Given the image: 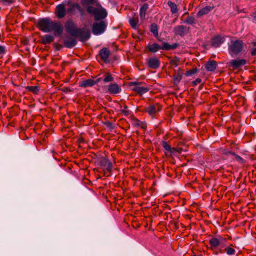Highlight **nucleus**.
<instances>
[{
	"mask_svg": "<svg viewBox=\"0 0 256 256\" xmlns=\"http://www.w3.org/2000/svg\"><path fill=\"white\" fill-rule=\"evenodd\" d=\"M38 26L40 30L43 32H54L55 36H60L63 32V26L60 22L52 21L49 18L39 20Z\"/></svg>",
	"mask_w": 256,
	"mask_h": 256,
	"instance_id": "obj_1",
	"label": "nucleus"
},
{
	"mask_svg": "<svg viewBox=\"0 0 256 256\" xmlns=\"http://www.w3.org/2000/svg\"><path fill=\"white\" fill-rule=\"evenodd\" d=\"M224 250L226 254L228 255L234 254L235 252V250L232 248L228 247L225 248Z\"/></svg>",
	"mask_w": 256,
	"mask_h": 256,
	"instance_id": "obj_33",
	"label": "nucleus"
},
{
	"mask_svg": "<svg viewBox=\"0 0 256 256\" xmlns=\"http://www.w3.org/2000/svg\"><path fill=\"white\" fill-rule=\"evenodd\" d=\"M236 159L238 160H242V158L240 156H236Z\"/></svg>",
	"mask_w": 256,
	"mask_h": 256,
	"instance_id": "obj_47",
	"label": "nucleus"
},
{
	"mask_svg": "<svg viewBox=\"0 0 256 256\" xmlns=\"http://www.w3.org/2000/svg\"><path fill=\"white\" fill-rule=\"evenodd\" d=\"M148 8V5L147 4H144L141 6L140 11V15L141 18L144 17L146 12Z\"/></svg>",
	"mask_w": 256,
	"mask_h": 256,
	"instance_id": "obj_23",
	"label": "nucleus"
},
{
	"mask_svg": "<svg viewBox=\"0 0 256 256\" xmlns=\"http://www.w3.org/2000/svg\"><path fill=\"white\" fill-rule=\"evenodd\" d=\"M231 66L234 69L238 68L246 64V60L244 59L232 60L230 62Z\"/></svg>",
	"mask_w": 256,
	"mask_h": 256,
	"instance_id": "obj_14",
	"label": "nucleus"
},
{
	"mask_svg": "<svg viewBox=\"0 0 256 256\" xmlns=\"http://www.w3.org/2000/svg\"><path fill=\"white\" fill-rule=\"evenodd\" d=\"M96 0H82V4L84 6L94 4Z\"/></svg>",
	"mask_w": 256,
	"mask_h": 256,
	"instance_id": "obj_29",
	"label": "nucleus"
},
{
	"mask_svg": "<svg viewBox=\"0 0 256 256\" xmlns=\"http://www.w3.org/2000/svg\"><path fill=\"white\" fill-rule=\"evenodd\" d=\"M73 7L78 8H80L79 5L78 4H74L72 5Z\"/></svg>",
	"mask_w": 256,
	"mask_h": 256,
	"instance_id": "obj_46",
	"label": "nucleus"
},
{
	"mask_svg": "<svg viewBox=\"0 0 256 256\" xmlns=\"http://www.w3.org/2000/svg\"><path fill=\"white\" fill-rule=\"evenodd\" d=\"M162 110V106L158 104L149 106L146 108V111L150 115L153 116Z\"/></svg>",
	"mask_w": 256,
	"mask_h": 256,
	"instance_id": "obj_10",
	"label": "nucleus"
},
{
	"mask_svg": "<svg viewBox=\"0 0 256 256\" xmlns=\"http://www.w3.org/2000/svg\"><path fill=\"white\" fill-rule=\"evenodd\" d=\"M150 31L154 36H158V29L156 24H151Z\"/></svg>",
	"mask_w": 256,
	"mask_h": 256,
	"instance_id": "obj_26",
	"label": "nucleus"
},
{
	"mask_svg": "<svg viewBox=\"0 0 256 256\" xmlns=\"http://www.w3.org/2000/svg\"><path fill=\"white\" fill-rule=\"evenodd\" d=\"M225 40V38L224 36H216L214 37L212 40V44L215 48L218 47L222 44Z\"/></svg>",
	"mask_w": 256,
	"mask_h": 256,
	"instance_id": "obj_12",
	"label": "nucleus"
},
{
	"mask_svg": "<svg viewBox=\"0 0 256 256\" xmlns=\"http://www.w3.org/2000/svg\"><path fill=\"white\" fill-rule=\"evenodd\" d=\"M121 88L120 86L116 83L110 84L108 86L109 93L112 94H116L120 92Z\"/></svg>",
	"mask_w": 256,
	"mask_h": 256,
	"instance_id": "obj_13",
	"label": "nucleus"
},
{
	"mask_svg": "<svg viewBox=\"0 0 256 256\" xmlns=\"http://www.w3.org/2000/svg\"><path fill=\"white\" fill-rule=\"evenodd\" d=\"M102 80V78H100L96 79V80H94V82H96V84L98 82H100Z\"/></svg>",
	"mask_w": 256,
	"mask_h": 256,
	"instance_id": "obj_45",
	"label": "nucleus"
},
{
	"mask_svg": "<svg viewBox=\"0 0 256 256\" xmlns=\"http://www.w3.org/2000/svg\"><path fill=\"white\" fill-rule=\"evenodd\" d=\"M138 22V16H134L129 19V23L133 28L136 29V28Z\"/></svg>",
	"mask_w": 256,
	"mask_h": 256,
	"instance_id": "obj_22",
	"label": "nucleus"
},
{
	"mask_svg": "<svg viewBox=\"0 0 256 256\" xmlns=\"http://www.w3.org/2000/svg\"><path fill=\"white\" fill-rule=\"evenodd\" d=\"M105 168H106V172L108 173V176H110L112 168H113L112 164V162H110V161L108 162V163L107 164V166H105Z\"/></svg>",
	"mask_w": 256,
	"mask_h": 256,
	"instance_id": "obj_28",
	"label": "nucleus"
},
{
	"mask_svg": "<svg viewBox=\"0 0 256 256\" xmlns=\"http://www.w3.org/2000/svg\"><path fill=\"white\" fill-rule=\"evenodd\" d=\"M202 82V80H201L200 78H197L194 81H193L194 85V86H196V84H200V82Z\"/></svg>",
	"mask_w": 256,
	"mask_h": 256,
	"instance_id": "obj_40",
	"label": "nucleus"
},
{
	"mask_svg": "<svg viewBox=\"0 0 256 256\" xmlns=\"http://www.w3.org/2000/svg\"><path fill=\"white\" fill-rule=\"evenodd\" d=\"M86 10L90 14L93 15L96 20L104 18L107 16L106 11L100 6H98L97 8L88 6Z\"/></svg>",
	"mask_w": 256,
	"mask_h": 256,
	"instance_id": "obj_3",
	"label": "nucleus"
},
{
	"mask_svg": "<svg viewBox=\"0 0 256 256\" xmlns=\"http://www.w3.org/2000/svg\"><path fill=\"white\" fill-rule=\"evenodd\" d=\"M195 22V19L193 16H188L184 21L185 23L190 24H192Z\"/></svg>",
	"mask_w": 256,
	"mask_h": 256,
	"instance_id": "obj_30",
	"label": "nucleus"
},
{
	"mask_svg": "<svg viewBox=\"0 0 256 256\" xmlns=\"http://www.w3.org/2000/svg\"><path fill=\"white\" fill-rule=\"evenodd\" d=\"M252 17L254 20L256 21V11L252 12Z\"/></svg>",
	"mask_w": 256,
	"mask_h": 256,
	"instance_id": "obj_42",
	"label": "nucleus"
},
{
	"mask_svg": "<svg viewBox=\"0 0 256 256\" xmlns=\"http://www.w3.org/2000/svg\"><path fill=\"white\" fill-rule=\"evenodd\" d=\"M197 72V70L196 68H192V70H190L186 72V76H190L195 73H196Z\"/></svg>",
	"mask_w": 256,
	"mask_h": 256,
	"instance_id": "obj_35",
	"label": "nucleus"
},
{
	"mask_svg": "<svg viewBox=\"0 0 256 256\" xmlns=\"http://www.w3.org/2000/svg\"><path fill=\"white\" fill-rule=\"evenodd\" d=\"M217 66V64L214 60H209L205 64V68L209 72L214 71Z\"/></svg>",
	"mask_w": 256,
	"mask_h": 256,
	"instance_id": "obj_18",
	"label": "nucleus"
},
{
	"mask_svg": "<svg viewBox=\"0 0 256 256\" xmlns=\"http://www.w3.org/2000/svg\"><path fill=\"white\" fill-rule=\"evenodd\" d=\"M252 17L254 20L256 21V11L252 12Z\"/></svg>",
	"mask_w": 256,
	"mask_h": 256,
	"instance_id": "obj_41",
	"label": "nucleus"
},
{
	"mask_svg": "<svg viewBox=\"0 0 256 256\" xmlns=\"http://www.w3.org/2000/svg\"><path fill=\"white\" fill-rule=\"evenodd\" d=\"M214 8V6H207L204 8L200 9L197 14V16L198 17L202 16L204 15L208 14Z\"/></svg>",
	"mask_w": 256,
	"mask_h": 256,
	"instance_id": "obj_17",
	"label": "nucleus"
},
{
	"mask_svg": "<svg viewBox=\"0 0 256 256\" xmlns=\"http://www.w3.org/2000/svg\"><path fill=\"white\" fill-rule=\"evenodd\" d=\"M99 54L103 61H104L106 62H108V58L110 54V52L108 48H102L100 50Z\"/></svg>",
	"mask_w": 256,
	"mask_h": 256,
	"instance_id": "obj_15",
	"label": "nucleus"
},
{
	"mask_svg": "<svg viewBox=\"0 0 256 256\" xmlns=\"http://www.w3.org/2000/svg\"><path fill=\"white\" fill-rule=\"evenodd\" d=\"M104 78L102 80L104 82H108L114 81V78L110 73H106L104 76Z\"/></svg>",
	"mask_w": 256,
	"mask_h": 256,
	"instance_id": "obj_25",
	"label": "nucleus"
},
{
	"mask_svg": "<svg viewBox=\"0 0 256 256\" xmlns=\"http://www.w3.org/2000/svg\"><path fill=\"white\" fill-rule=\"evenodd\" d=\"M76 44V41L74 39L71 40H64V44L67 48H72Z\"/></svg>",
	"mask_w": 256,
	"mask_h": 256,
	"instance_id": "obj_24",
	"label": "nucleus"
},
{
	"mask_svg": "<svg viewBox=\"0 0 256 256\" xmlns=\"http://www.w3.org/2000/svg\"><path fill=\"white\" fill-rule=\"evenodd\" d=\"M178 46V44H170L168 42H163L162 46H160L156 43L149 44L148 46V50L152 52H156L158 50H170L176 48Z\"/></svg>",
	"mask_w": 256,
	"mask_h": 256,
	"instance_id": "obj_4",
	"label": "nucleus"
},
{
	"mask_svg": "<svg viewBox=\"0 0 256 256\" xmlns=\"http://www.w3.org/2000/svg\"><path fill=\"white\" fill-rule=\"evenodd\" d=\"M124 109H122L120 110L121 112L124 115V116H128L130 114V111L127 110L128 106H124Z\"/></svg>",
	"mask_w": 256,
	"mask_h": 256,
	"instance_id": "obj_36",
	"label": "nucleus"
},
{
	"mask_svg": "<svg viewBox=\"0 0 256 256\" xmlns=\"http://www.w3.org/2000/svg\"><path fill=\"white\" fill-rule=\"evenodd\" d=\"M168 4L170 8V12L172 14H176L178 12V8L177 5L174 2L168 1Z\"/></svg>",
	"mask_w": 256,
	"mask_h": 256,
	"instance_id": "obj_21",
	"label": "nucleus"
},
{
	"mask_svg": "<svg viewBox=\"0 0 256 256\" xmlns=\"http://www.w3.org/2000/svg\"><path fill=\"white\" fill-rule=\"evenodd\" d=\"M72 10V9H68V12H70Z\"/></svg>",
	"mask_w": 256,
	"mask_h": 256,
	"instance_id": "obj_48",
	"label": "nucleus"
},
{
	"mask_svg": "<svg viewBox=\"0 0 256 256\" xmlns=\"http://www.w3.org/2000/svg\"><path fill=\"white\" fill-rule=\"evenodd\" d=\"M252 56H256V48H254L251 51Z\"/></svg>",
	"mask_w": 256,
	"mask_h": 256,
	"instance_id": "obj_43",
	"label": "nucleus"
},
{
	"mask_svg": "<svg viewBox=\"0 0 256 256\" xmlns=\"http://www.w3.org/2000/svg\"><path fill=\"white\" fill-rule=\"evenodd\" d=\"M134 124L136 126H140L142 128H144V124H143L142 122H140V121H139L138 120H136L134 122Z\"/></svg>",
	"mask_w": 256,
	"mask_h": 256,
	"instance_id": "obj_39",
	"label": "nucleus"
},
{
	"mask_svg": "<svg viewBox=\"0 0 256 256\" xmlns=\"http://www.w3.org/2000/svg\"><path fill=\"white\" fill-rule=\"evenodd\" d=\"M179 62H180L179 58L176 57L170 60V64L174 66H177L179 64Z\"/></svg>",
	"mask_w": 256,
	"mask_h": 256,
	"instance_id": "obj_31",
	"label": "nucleus"
},
{
	"mask_svg": "<svg viewBox=\"0 0 256 256\" xmlns=\"http://www.w3.org/2000/svg\"><path fill=\"white\" fill-rule=\"evenodd\" d=\"M0 2H2L4 5H10L12 4L14 2L13 0H0Z\"/></svg>",
	"mask_w": 256,
	"mask_h": 256,
	"instance_id": "obj_37",
	"label": "nucleus"
},
{
	"mask_svg": "<svg viewBox=\"0 0 256 256\" xmlns=\"http://www.w3.org/2000/svg\"><path fill=\"white\" fill-rule=\"evenodd\" d=\"M26 89L34 94H36L39 90V88L37 86H28L26 88Z\"/></svg>",
	"mask_w": 256,
	"mask_h": 256,
	"instance_id": "obj_27",
	"label": "nucleus"
},
{
	"mask_svg": "<svg viewBox=\"0 0 256 256\" xmlns=\"http://www.w3.org/2000/svg\"><path fill=\"white\" fill-rule=\"evenodd\" d=\"M110 160L106 158H103L100 160V165L102 166H107V164L108 163Z\"/></svg>",
	"mask_w": 256,
	"mask_h": 256,
	"instance_id": "obj_34",
	"label": "nucleus"
},
{
	"mask_svg": "<svg viewBox=\"0 0 256 256\" xmlns=\"http://www.w3.org/2000/svg\"><path fill=\"white\" fill-rule=\"evenodd\" d=\"M42 43L44 44H48L51 43L54 40V36L50 34H46L42 37Z\"/></svg>",
	"mask_w": 256,
	"mask_h": 256,
	"instance_id": "obj_20",
	"label": "nucleus"
},
{
	"mask_svg": "<svg viewBox=\"0 0 256 256\" xmlns=\"http://www.w3.org/2000/svg\"><path fill=\"white\" fill-rule=\"evenodd\" d=\"M244 44L242 40H231L228 46V51L230 55H237L243 49Z\"/></svg>",
	"mask_w": 256,
	"mask_h": 256,
	"instance_id": "obj_5",
	"label": "nucleus"
},
{
	"mask_svg": "<svg viewBox=\"0 0 256 256\" xmlns=\"http://www.w3.org/2000/svg\"><path fill=\"white\" fill-rule=\"evenodd\" d=\"M254 45L256 46V42H254Z\"/></svg>",
	"mask_w": 256,
	"mask_h": 256,
	"instance_id": "obj_49",
	"label": "nucleus"
},
{
	"mask_svg": "<svg viewBox=\"0 0 256 256\" xmlns=\"http://www.w3.org/2000/svg\"><path fill=\"white\" fill-rule=\"evenodd\" d=\"M106 24L104 21L94 22L92 25V32L94 34L98 35L102 34L105 30Z\"/></svg>",
	"mask_w": 256,
	"mask_h": 256,
	"instance_id": "obj_7",
	"label": "nucleus"
},
{
	"mask_svg": "<svg viewBox=\"0 0 256 256\" xmlns=\"http://www.w3.org/2000/svg\"><path fill=\"white\" fill-rule=\"evenodd\" d=\"M5 52V48L3 46H0V58H2Z\"/></svg>",
	"mask_w": 256,
	"mask_h": 256,
	"instance_id": "obj_38",
	"label": "nucleus"
},
{
	"mask_svg": "<svg viewBox=\"0 0 256 256\" xmlns=\"http://www.w3.org/2000/svg\"><path fill=\"white\" fill-rule=\"evenodd\" d=\"M94 84H96V82L92 79H87L80 82L79 83V86L83 88L92 86Z\"/></svg>",
	"mask_w": 256,
	"mask_h": 256,
	"instance_id": "obj_19",
	"label": "nucleus"
},
{
	"mask_svg": "<svg viewBox=\"0 0 256 256\" xmlns=\"http://www.w3.org/2000/svg\"><path fill=\"white\" fill-rule=\"evenodd\" d=\"M66 30L72 36L78 38L81 41L86 40L90 37V32L86 28H77L67 26Z\"/></svg>",
	"mask_w": 256,
	"mask_h": 256,
	"instance_id": "obj_2",
	"label": "nucleus"
},
{
	"mask_svg": "<svg viewBox=\"0 0 256 256\" xmlns=\"http://www.w3.org/2000/svg\"><path fill=\"white\" fill-rule=\"evenodd\" d=\"M226 242V239L222 236L213 237L210 240V248L217 254L218 252L216 251L218 248H223L225 246Z\"/></svg>",
	"mask_w": 256,
	"mask_h": 256,
	"instance_id": "obj_6",
	"label": "nucleus"
},
{
	"mask_svg": "<svg viewBox=\"0 0 256 256\" xmlns=\"http://www.w3.org/2000/svg\"><path fill=\"white\" fill-rule=\"evenodd\" d=\"M66 8L64 4H59L56 8V14L59 18H61L64 17L66 14Z\"/></svg>",
	"mask_w": 256,
	"mask_h": 256,
	"instance_id": "obj_16",
	"label": "nucleus"
},
{
	"mask_svg": "<svg viewBox=\"0 0 256 256\" xmlns=\"http://www.w3.org/2000/svg\"><path fill=\"white\" fill-rule=\"evenodd\" d=\"M189 31V28L183 25H178L176 26L173 30L174 33L176 36H180L183 37Z\"/></svg>",
	"mask_w": 256,
	"mask_h": 256,
	"instance_id": "obj_8",
	"label": "nucleus"
},
{
	"mask_svg": "<svg viewBox=\"0 0 256 256\" xmlns=\"http://www.w3.org/2000/svg\"><path fill=\"white\" fill-rule=\"evenodd\" d=\"M149 68L152 69H156L160 66V62L156 58H152L147 60Z\"/></svg>",
	"mask_w": 256,
	"mask_h": 256,
	"instance_id": "obj_11",
	"label": "nucleus"
},
{
	"mask_svg": "<svg viewBox=\"0 0 256 256\" xmlns=\"http://www.w3.org/2000/svg\"><path fill=\"white\" fill-rule=\"evenodd\" d=\"M162 146L166 150L171 152V146L167 143V142L163 141L162 142Z\"/></svg>",
	"mask_w": 256,
	"mask_h": 256,
	"instance_id": "obj_32",
	"label": "nucleus"
},
{
	"mask_svg": "<svg viewBox=\"0 0 256 256\" xmlns=\"http://www.w3.org/2000/svg\"><path fill=\"white\" fill-rule=\"evenodd\" d=\"M181 79V76H174V80H177L178 82H180Z\"/></svg>",
	"mask_w": 256,
	"mask_h": 256,
	"instance_id": "obj_44",
	"label": "nucleus"
},
{
	"mask_svg": "<svg viewBox=\"0 0 256 256\" xmlns=\"http://www.w3.org/2000/svg\"><path fill=\"white\" fill-rule=\"evenodd\" d=\"M130 84L132 86H134L132 90L140 95L146 93L148 90V89L146 87L140 86H139L140 82H131Z\"/></svg>",
	"mask_w": 256,
	"mask_h": 256,
	"instance_id": "obj_9",
	"label": "nucleus"
}]
</instances>
